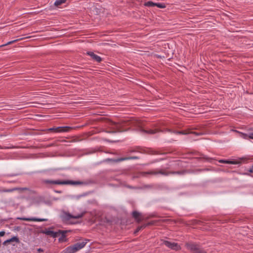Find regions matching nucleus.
I'll return each mask as SVG.
<instances>
[{"label":"nucleus","instance_id":"39448f33","mask_svg":"<svg viewBox=\"0 0 253 253\" xmlns=\"http://www.w3.org/2000/svg\"><path fill=\"white\" fill-rule=\"evenodd\" d=\"M72 129L70 126H59L56 127H51L45 130L47 132L53 131L57 133L68 132Z\"/></svg>","mask_w":253,"mask_h":253},{"label":"nucleus","instance_id":"f704fd0d","mask_svg":"<svg viewBox=\"0 0 253 253\" xmlns=\"http://www.w3.org/2000/svg\"><path fill=\"white\" fill-rule=\"evenodd\" d=\"M129 152H130V153H132V152H135V151L134 150H130V151H129Z\"/></svg>","mask_w":253,"mask_h":253},{"label":"nucleus","instance_id":"c9c22d12","mask_svg":"<svg viewBox=\"0 0 253 253\" xmlns=\"http://www.w3.org/2000/svg\"><path fill=\"white\" fill-rule=\"evenodd\" d=\"M3 148H2L0 145V149H3ZM4 149H7V148H9V147H4Z\"/></svg>","mask_w":253,"mask_h":253},{"label":"nucleus","instance_id":"ddd939ff","mask_svg":"<svg viewBox=\"0 0 253 253\" xmlns=\"http://www.w3.org/2000/svg\"><path fill=\"white\" fill-rule=\"evenodd\" d=\"M23 220L25 221H46L47 220L43 218H38L35 217L33 218H23Z\"/></svg>","mask_w":253,"mask_h":253},{"label":"nucleus","instance_id":"6e6552de","mask_svg":"<svg viewBox=\"0 0 253 253\" xmlns=\"http://www.w3.org/2000/svg\"><path fill=\"white\" fill-rule=\"evenodd\" d=\"M62 233V237H65V234L66 233V231H60L59 230L58 232H55L52 230H48L45 232V233L47 235H50L53 238H55L57 237L58 233Z\"/></svg>","mask_w":253,"mask_h":253},{"label":"nucleus","instance_id":"423d86ee","mask_svg":"<svg viewBox=\"0 0 253 253\" xmlns=\"http://www.w3.org/2000/svg\"><path fill=\"white\" fill-rule=\"evenodd\" d=\"M162 244L163 245L171 250L177 251L181 249L180 245L176 243L171 242L166 240H162Z\"/></svg>","mask_w":253,"mask_h":253},{"label":"nucleus","instance_id":"a211bd4d","mask_svg":"<svg viewBox=\"0 0 253 253\" xmlns=\"http://www.w3.org/2000/svg\"><path fill=\"white\" fill-rule=\"evenodd\" d=\"M8 242H9V243L12 242H15L17 243H19L20 242L19 239L18 237L17 236H13L12 238H11L10 239H8Z\"/></svg>","mask_w":253,"mask_h":253},{"label":"nucleus","instance_id":"bb28decb","mask_svg":"<svg viewBox=\"0 0 253 253\" xmlns=\"http://www.w3.org/2000/svg\"><path fill=\"white\" fill-rule=\"evenodd\" d=\"M156 221H151L146 224H144L145 225H146V227L148 225H153L155 223H156Z\"/></svg>","mask_w":253,"mask_h":253},{"label":"nucleus","instance_id":"0eeeda50","mask_svg":"<svg viewBox=\"0 0 253 253\" xmlns=\"http://www.w3.org/2000/svg\"><path fill=\"white\" fill-rule=\"evenodd\" d=\"M185 246L186 248L190 251L192 253H198L201 249L198 244L192 242L186 243L185 244Z\"/></svg>","mask_w":253,"mask_h":253},{"label":"nucleus","instance_id":"cd10ccee","mask_svg":"<svg viewBox=\"0 0 253 253\" xmlns=\"http://www.w3.org/2000/svg\"><path fill=\"white\" fill-rule=\"evenodd\" d=\"M5 231H2L0 232V236H3L5 235Z\"/></svg>","mask_w":253,"mask_h":253},{"label":"nucleus","instance_id":"e433bc0d","mask_svg":"<svg viewBox=\"0 0 253 253\" xmlns=\"http://www.w3.org/2000/svg\"><path fill=\"white\" fill-rule=\"evenodd\" d=\"M15 175H16V174H12V175H11V176H15Z\"/></svg>","mask_w":253,"mask_h":253},{"label":"nucleus","instance_id":"b1692460","mask_svg":"<svg viewBox=\"0 0 253 253\" xmlns=\"http://www.w3.org/2000/svg\"><path fill=\"white\" fill-rule=\"evenodd\" d=\"M23 39V38H21V39H16V40H13V41H10L8 42H7L6 43L3 44L2 46H4V45H8V44H12L13 43H14L17 41H19Z\"/></svg>","mask_w":253,"mask_h":253},{"label":"nucleus","instance_id":"4c0bfd02","mask_svg":"<svg viewBox=\"0 0 253 253\" xmlns=\"http://www.w3.org/2000/svg\"><path fill=\"white\" fill-rule=\"evenodd\" d=\"M158 162V160H156V161H155L154 162Z\"/></svg>","mask_w":253,"mask_h":253},{"label":"nucleus","instance_id":"ea45409f","mask_svg":"<svg viewBox=\"0 0 253 253\" xmlns=\"http://www.w3.org/2000/svg\"><path fill=\"white\" fill-rule=\"evenodd\" d=\"M253 169V165L251 167Z\"/></svg>","mask_w":253,"mask_h":253},{"label":"nucleus","instance_id":"20e7f679","mask_svg":"<svg viewBox=\"0 0 253 253\" xmlns=\"http://www.w3.org/2000/svg\"><path fill=\"white\" fill-rule=\"evenodd\" d=\"M43 183L45 184H56V185H67V184H72V185H78L82 183V182L78 181H72V180H44Z\"/></svg>","mask_w":253,"mask_h":253},{"label":"nucleus","instance_id":"473e14b6","mask_svg":"<svg viewBox=\"0 0 253 253\" xmlns=\"http://www.w3.org/2000/svg\"><path fill=\"white\" fill-rule=\"evenodd\" d=\"M9 243V242H8V240H6V241H5L3 242V244L5 245H6L7 243Z\"/></svg>","mask_w":253,"mask_h":253},{"label":"nucleus","instance_id":"f03ea898","mask_svg":"<svg viewBox=\"0 0 253 253\" xmlns=\"http://www.w3.org/2000/svg\"><path fill=\"white\" fill-rule=\"evenodd\" d=\"M184 172L182 171H171L167 172L163 169H155L148 170L147 171H142L140 172V175L142 176L147 177L148 175H156L158 174H161L163 175H168L169 174H182Z\"/></svg>","mask_w":253,"mask_h":253},{"label":"nucleus","instance_id":"a878e982","mask_svg":"<svg viewBox=\"0 0 253 253\" xmlns=\"http://www.w3.org/2000/svg\"><path fill=\"white\" fill-rule=\"evenodd\" d=\"M64 2H63L61 0H56L55 2H54V5L55 6H59L60 5H61V4L63 3Z\"/></svg>","mask_w":253,"mask_h":253},{"label":"nucleus","instance_id":"f8f14e48","mask_svg":"<svg viewBox=\"0 0 253 253\" xmlns=\"http://www.w3.org/2000/svg\"><path fill=\"white\" fill-rule=\"evenodd\" d=\"M87 54L89 55L91 59L97 62H100L102 61V58L99 56L94 54L93 52L89 51L87 52Z\"/></svg>","mask_w":253,"mask_h":253},{"label":"nucleus","instance_id":"6ab92c4d","mask_svg":"<svg viewBox=\"0 0 253 253\" xmlns=\"http://www.w3.org/2000/svg\"><path fill=\"white\" fill-rule=\"evenodd\" d=\"M156 5V3L153 2L151 1H149L145 3L144 5L148 7L155 6Z\"/></svg>","mask_w":253,"mask_h":253},{"label":"nucleus","instance_id":"7c9ffc66","mask_svg":"<svg viewBox=\"0 0 253 253\" xmlns=\"http://www.w3.org/2000/svg\"><path fill=\"white\" fill-rule=\"evenodd\" d=\"M248 171L250 172V173H253V169L251 168L249 170H248Z\"/></svg>","mask_w":253,"mask_h":253},{"label":"nucleus","instance_id":"9d476101","mask_svg":"<svg viewBox=\"0 0 253 253\" xmlns=\"http://www.w3.org/2000/svg\"><path fill=\"white\" fill-rule=\"evenodd\" d=\"M139 157L137 156L128 157L124 158H120L116 159H108L109 161H112L114 163H118L122 161L128 160H137L139 159Z\"/></svg>","mask_w":253,"mask_h":253},{"label":"nucleus","instance_id":"58836bf2","mask_svg":"<svg viewBox=\"0 0 253 253\" xmlns=\"http://www.w3.org/2000/svg\"><path fill=\"white\" fill-rule=\"evenodd\" d=\"M250 175V174H248V173H246V175Z\"/></svg>","mask_w":253,"mask_h":253},{"label":"nucleus","instance_id":"4468645a","mask_svg":"<svg viewBox=\"0 0 253 253\" xmlns=\"http://www.w3.org/2000/svg\"><path fill=\"white\" fill-rule=\"evenodd\" d=\"M86 243H87L86 240H84V241H82L81 242H78V243L75 244V245L80 250H81L82 249H83V248L84 247V246H85Z\"/></svg>","mask_w":253,"mask_h":253},{"label":"nucleus","instance_id":"1a4fd4ad","mask_svg":"<svg viewBox=\"0 0 253 253\" xmlns=\"http://www.w3.org/2000/svg\"><path fill=\"white\" fill-rule=\"evenodd\" d=\"M132 216L133 218H134L135 221L138 223L140 222L141 221H142L144 219V217H143L142 213L136 211H132Z\"/></svg>","mask_w":253,"mask_h":253},{"label":"nucleus","instance_id":"c756f323","mask_svg":"<svg viewBox=\"0 0 253 253\" xmlns=\"http://www.w3.org/2000/svg\"><path fill=\"white\" fill-rule=\"evenodd\" d=\"M198 253H207L203 249H201Z\"/></svg>","mask_w":253,"mask_h":253},{"label":"nucleus","instance_id":"7ed1b4c3","mask_svg":"<svg viewBox=\"0 0 253 253\" xmlns=\"http://www.w3.org/2000/svg\"><path fill=\"white\" fill-rule=\"evenodd\" d=\"M85 212V211H83L80 213L73 215L68 212L63 211L61 213L60 217L64 222L68 224H73L74 223L71 221V219L81 218L84 216Z\"/></svg>","mask_w":253,"mask_h":253},{"label":"nucleus","instance_id":"dca6fc26","mask_svg":"<svg viewBox=\"0 0 253 253\" xmlns=\"http://www.w3.org/2000/svg\"><path fill=\"white\" fill-rule=\"evenodd\" d=\"M219 162L220 163H224V164H237L238 162L234 161H229L226 160H219Z\"/></svg>","mask_w":253,"mask_h":253},{"label":"nucleus","instance_id":"f3484780","mask_svg":"<svg viewBox=\"0 0 253 253\" xmlns=\"http://www.w3.org/2000/svg\"><path fill=\"white\" fill-rule=\"evenodd\" d=\"M14 190H19V191H29L30 189L29 188L27 187H24V188H15L12 189H9L7 190L6 191L7 192H12Z\"/></svg>","mask_w":253,"mask_h":253},{"label":"nucleus","instance_id":"412c9836","mask_svg":"<svg viewBox=\"0 0 253 253\" xmlns=\"http://www.w3.org/2000/svg\"><path fill=\"white\" fill-rule=\"evenodd\" d=\"M240 136L242 137L244 139H248L249 138V133L248 132V134H246L244 133L240 132Z\"/></svg>","mask_w":253,"mask_h":253},{"label":"nucleus","instance_id":"5701e85b","mask_svg":"<svg viewBox=\"0 0 253 253\" xmlns=\"http://www.w3.org/2000/svg\"><path fill=\"white\" fill-rule=\"evenodd\" d=\"M156 6L160 8H164L166 7V5L164 3H156Z\"/></svg>","mask_w":253,"mask_h":253},{"label":"nucleus","instance_id":"f257e3e1","mask_svg":"<svg viewBox=\"0 0 253 253\" xmlns=\"http://www.w3.org/2000/svg\"><path fill=\"white\" fill-rule=\"evenodd\" d=\"M125 122H126L127 125L132 126H137L139 128L140 131L145 133L153 134L159 131L157 129L145 130L142 128V122L140 120L135 118L128 119Z\"/></svg>","mask_w":253,"mask_h":253},{"label":"nucleus","instance_id":"aec40b11","mask_svg":"<svg viewBox=\"0 0 253 253\" xmlns=\"http://www.w3.org/2000/svg\"><path fill=\"white\" fill-rule=\"evenodd\" d=\"M146 227V225L143 224L141 226H139L137 227V228L136 229L135 231H134V233L136 234L137 232H138L140 230H141L142 229L145 228Z\"/></svg>","mask_w":253,"mask_h":253},{"label":"nucleus","instance_id":"393cba45","mask_svg":"<svg viewBox=\"0 0 253 253\" xmlns=\"http://www.w3.org/2000/svg\"><path fill=\"white\" fill-rule=\"evenodd\" d=\"M114 125H115V126L116 127L117 130L113 131H112V132L114 133V132H119V131H122L120 129V125H119L118 124L115 123Z\"/></svg>","mask_w":253,"mask_h":253},{"label":"nucleus","instance_id":"4be33fe9","mask_svg":"<svg viewBox=\"0 0 253 253\" xmlns=\"http://www.w3.org/2000/svg\"><path fill=\"white\" fill-rule=\"evenodd\" d=\"M248 131L249 133V138L253 139V127L249 128Z\"/></svg>","mask_w":253,"mask_h":253},{"label":"nucleus","instance_id":"9b49d317","mask_svg":"<svg viewBox=\"0 0 253 253\" xmlns=\"http://www.w3.org/2000/svg\"><path fill=\"white\" fill-rule=\"evenodd\" d=\"M79 249L75 244L67 247L64 251L65 253H75L79 251Z\"/></svg>","mask_w":253,"mask_h":253},{"label":"nucleus","instance_id":"c85d7f7f","mask_svg":"<svg viewBox=\"0 0 253 253\" xmlns=\"http://www.w3.org/2000/svg\"><path fill=\"white\" fill-rule=\"evenodd\" d=\"M203 158L208 161H210V160H211V159L208 158V157L206 156H204Z\"/></svg>","mask_w":253,"mask_h":253},{"label":"nucleus","instance_id":"2eb2a0df","mask_svg":"<svg viewBox=\"0 0 253 253\" xmlns=\"http://www.w3.org/2000/svg\"><path fill=\"white\" fill-rule=\"evenodd\" d=\"M175 134H183V135H186L189 133H194L196 135H198L197 133H196L195 132H192L189 131H186V130H182V131H176L174 132Z\"/></svg>","mask_w":253,"mask_h":253},{"label":"nucleus","instance_id":"2f4dec72","mask_svg":"<svg viewBox=\"0 0 253 253\" xmlns=\"http://www.w3.org/2000/svg\"><path fill=\"white\" fill-rule=\"evenodd\" d=\"M9 243V242H8V240H6V241H5L3 242V244L5 245H6L7 243Z\"/></svg>","mask_w":253,"mask_h":253},{"label":"nucleus","instance_id":"72a5a7b5","mask_svg":"<svg viewBox=\"0 0 253 253\" xmlns=\"http://www.w3.org/2000/svg\"><path fill=\"white\" fill-rule=\"evenodd\" d=\"M38 251L39 252H42V251H43L42 249H41V248L39 249L38 250Z\"/></svg>","mask_w":253,"mask_h":253}]
</instances>
